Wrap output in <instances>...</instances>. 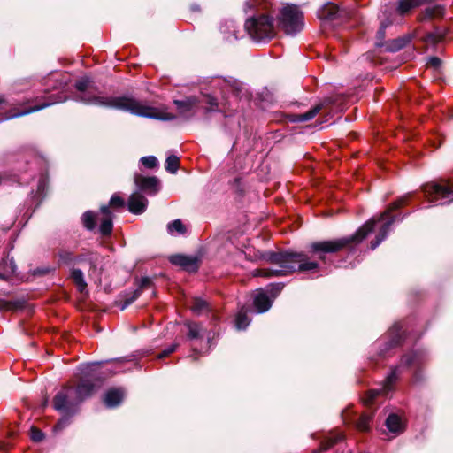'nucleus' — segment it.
Instances as JSON below:
<instances>
[{
  "mask_svg": "<svg viewBox=\"0 0 453 453\" xmlns=\"http://www.w3.org/2000/svg\"><path fill=\"white\" fill-rule=\"evenodd\" d=\"M409 196V195L404 196L392 203L378 219L372 218L368 220L356 232L355 234L334 240L314 242L310 246L311 251L318 254L319 258L324 260L326 253H335L349 247L354 242H360L368 235V234L373 231L376 223L383 221V225L380 227L375 241L371 242V247L374 250L386 238L390 226L396 220V215H394L393 212L395 210L403 207L407 203Z\"/></svg>",
  "mask_w": 453,
  "mask_h": 453,
  "instance_id": "nucleus-1",
  "label": "nucleus"
},
{
  "mask_svg": "<svg viewBox=\"0 0 453 453\" xmlns=\"http://www.w3.org/2000/svg\"><path fill=\"white\" fill-rule=\"evenodd\" d=\"M75 88L78 95L75 99L87 104H96L99 106L114 108L125 111H129L142 117L172 120L175 116L172 113H165L157 108L143 104L132 97L127 96H98L94 95L93 81L88 77H83L76 81Z\"/></svg>",
  "mask_w": 453,
  "mask_h": 453,
  "instance_id": "nucleus-2",
  "label": "nucleus"
},
{
  "mask_svg": "<svg viewBox=\"0 0 453 453\" xmlns=\"http://www.w3.org/2000/svg\"><path fill=\"white\" fill-rule=\"evenodd\" d=\"M264 259L276 266L273 269H257L254 276L274 277L285 276L298 272L316 270L319 264L311 261L303 252H270L264 255Z\"/></svg>",
  "mask_w": 453,
  "mask_h": 453,
  "instance_id": "nucleus-3",
  "label": "nucleus"
},
{
  "mask_svg": "<svg viewBox=\"0 0 453 453\" xmlns=\"http://www.w3.org/2000/svg\"><path fill=\"white\" fill-rule=\"evenodd\" d=\"M273 4L269 0H247L244 12L249 10L262 11L257 16L248 19L245 22V29L249 35L255 41L269 40L276 35V27L272 17L268 15Z\"/></svg>",
  "mask_w": 453,
  "mask_h": 453,
  "instance_id": "nucleus-4",
  "label": "nucleus"
},
{
  "mask_svg": "<svg viewBox=\"0 0 453 453\" xmlns=\"http://www.w3.org/2000/svg\"><path fill=\"white\" fill-rule=\"evenodd\" d=\"M81 379L77 387L73 388L74 395L81 403L93 393L95 385L90 382L91 379H104L118 371H114L110 367L108 362L93 363L83 365L79 368Z\"/></svg>",
  "mask_w": 453,
  "mask_h": 453,
  "instance_id": "nucleus-5",
  "label": "nucleus"
},
{
  "mask_svg": "<svg viewBox=\"0 0 453 453\" xmlns=\"http://www.w3.org/2000/svg\"><path fill=\"white\" fill-rule=\"evenodd\" d=\"M212 94H204V102L207 104L205 107L206 111H222L227 104L226 95L232 93L234 96L238 95L239 84L236 81L231 82L230 81L217 78L211 82Z\"/></svg>",
  "mask_w": 453,
  "mask_h": 453,
  "instance_id": "nucleus-6",
  "label": "nucleus"
},
{
  "mask_svg": "<svg viewBox=\"0 0 453 453\" xmlns=\"http://www.w3.org/2000/svg\"><path fill=\"white\" fill-rule=\"evenodd\" d=\"M279 27L288 35L300 32L303 27V15L299 7L295 4H285L279 9Z\"/></svg>",
  "mask_w": 453,
  "mask_h": 453,
  "instance_id": "nucleus-7",
  "label": "nucleus"
},
{
  "mask_svg": "<svg viewBox=\"0 0 453 453\" xmlns=\"http://www.w3.org/2000/svg\"><path fill=\"white\" fill-rule=\"evenodd\" d=\"M425 197L430 203L445 204L453 201V180L426 183L422 187Z\"/></svg>",
  "mask_w": 453,
  "mask_h": 453,
  "instance_id": "nucleus-8",
  "label": "nucleus"
},
{
  "mask_svg": "<svg viewBox=\"0 0 453 453\" xmlns=\"http://www.w3.org/2000/svg\"><path fill=\"white\" fill-rule=\"evenodd\" d=\"M80 403L74 395L73 387L71 386L63 388L53 399L54 409L65 415L73 413L74 408Z\"/></svg>",
  "mask_w": 453,
  "mask_h": 453,
  "instance_id": "nucleus-9",
  "label": "nucleus"
},
{
  "mask_svg": "<svg viewBox=\"0 0 453 453\" xmlns=\"http://www.w3.org/2000/svg\"><path fill=\"white\" fill-rule=\"evenodd\" d=\"M65 98H64V97L56 96L55 95H50V96H48V100L43 102L41 104H36V105H34L29 108H24L22 110H18V109L14 108V109L11 110L10 112H7L4 114H0V122L13 119L16 117L23 116V115L28 114L30 112L39 111V110L43 109L47 106H50L53 104L63 102V101H65Z\"/></svg>",
  "mask_w": 453,
  "mask_h": 453,
  "instance_id": "nucleus-10",
  "label": "nucleus"
},
{
  "mask_svg": "<svg viewBox=\"0 0 453 453\" xmlns=\"http://www.w3.org/2000/svg\"><path fill=\"white\" fill-rule=\"evenodd\" d=\"M349 12L345 9H340L335 4L328 3L319 12V18L323 21H337L349 16Z\"/></svg>",
  "mask_w": 453,
  "mask_h": 453,
  "instance_id": "nucleus-11",
  "label": "nucleus"
},
{
  "mask_svg": "<svg viewBox=\"0 0 453 453\" xmlns=\"http://www.w3.org/2000/svg\"><path fill=\"white\" fill-rule=\"evenodd\" d=\"M199 103L200 101L196 96H189L185 100L173 101L179 114L185 118L193 117L196 113Z\"/></svg>",
  "mask_w": 453,
  "mask_h": 453,
  "instance_id": "nucleus-12",
  "label": "nucleus"
},
{
  "mask_svg": "<svg viewBox=\"0 0 453 453\" xmlns=\"http://www.w3.org/2000/svg\"><path fill=\"white\" fill-rule=\"evenodd\" d=\"M135 185L142 191L156 194L158 191L159 180L157 177H145L140 174L134 176Z\"/></svg>",
  "mask_w": 453,
  "mask_h": 453,
  "instance_id": "nucleus-13",
  "label": "nucleus"
},
{
  "mask_svg": "<svg viewBox=\"0 0 453 453\" xmlns=\"http://www.w3.org/2000/svg\"><path fill=\"white\" fill-rule=\"evenodd\" d=\"M148 204L146 197L140 193H134L130 196L127 203L128 210L134 214H141L145 211Z\"/></svg>",
  "mask_w": 453,
  "mask_h": 453,
  "instance_id": "nucleus-14",
  "label": "nucleus"
},
{
  "mask_svg": "<svg viewBox=\"0 0 453 453\" xmlns=\"http://www.w3.org/2000/svg\"><path fill=\"white\" fill-rule=\"evenodd\" d=\"M170 262L190 272L196 271L198 267L197 259L196 257L184 255H173L170 257Z\"/></svg>",
  "mask_w": 453,
  "mask_h": 453,
  "instance_id": "nucleus-15",
  "label": "nucleus"
},
{
  "mask_svg": "<svg viewBox=\"0 0 453 453\" xmlns=\"http://www.w3.org/2000/svg\"><path fill=\"white\" fill-rule=\"evenodd\" d=\"M272 298L263 289L258 290L254 297V306L258 312L268 311L272 306Z\"/></svg>",
  "mask_w": 453,
  "mask_h": 453,
  "instance_id": "nucleus-16",
  "label": "nucleus"
},
{
  "mask_svg": "<svg viewBox=\"0 0 453 453\" xmlns=\"http://www.w3.org/2000/svg\"><path fill=\"white\" fill-rule=\"evenodd\" d=\"M445 13V8L441 4H436L434 6H429L426 8L423 12L418 15V19L420 21H426L433 19L442 18Z\"/></svg>",
  "mask_w": 453,
  "mask_h": 453,
  "instance_id": "nucleus-17",
  "label": "nucleus"
},
{
  "mask_svg": "<svg viewBox=\"0 0 453 453\" xmlns=\"http://www.w3.org/2000/svg\"><path fill=\"white\" fill-rule=\"evenodd\" d=\"M101 212L103 218L100 224V233L102 235H110L112 231V215L108 206H102Z\"/></svg>",
  "mask_w": 453,
  "mask_h": 453,
  "instance_id": "nucleus-18",
  "label": "nucleus"
},
{
  "mask_svg": "<svg viewBox=\"0 0 453 453\" xmlns=\"http://www.w3.org/2000/svg\"><path fill=\"white\" fill-rule=\"evenodd\" d=\"M124 392L120 388H111L107 391L104 396V403L108 407L117 406L123 399Z\"/></svg>",
  "mask_w": 453,
  "mask_h": 453,
  "instance_id": "nucleus-19",
  "label": "nucleus"
},
{
  "mask_svg": "<svg viewBox=\"0 0 453 453\" xmlns=\"http://www.w3.org/2000/svg\"><path fill=\"white\" fill-rule=\"evenodd\" d=\"M386 426L392 433H401L404 429V423L403 419L396 414H390L388 417Z\"/></svg>",
  "mask_w": 453,
  "mask_h": 453,
  "instance_id": "nucleus-20",
  "label": "nucleus"
},
{
  "mask_svg": "<svg viewBox=\"0 0 453 453\" xmlns=\"http://www.w3.org/2000/svg\"><path fill=\"white\" fill-rule=\"evenodd\" d=\"M16 271V265L12 259H4L0 262V280L9 279Z\"/></svg>",
  "mask_w": 453,
  "mask_h": 453,
  "instance_id": "nucleus-21",
  "label": "nucleus"
},
{
  "mask_svg": "<svg viewBox=\"0 0 453 453\" xmlns=\"http://www.w3.org/2000/svg\"><path fill=\"white\" fill-rule=\"evenodd\" d=\"M420 5H422L420 0H398L396 12L400 15H405L413 8L418 7Z\"/></svg>",
  "mask_w": 453,
  "mask_h": 453,
  "instance_id": "nucleus-22",
  "label": "nucleus"
},
{
  "mask_svg": "<svg viewBox=\"0 0 453 453\" xmlns=\"http://www.w3.org/2000/svg\"><path fill=\"white\" fill-rule=\"evenodd\" d=\"M71 278L78 290L81 293H83L87 288V283L84 280L83 273L80 269H73L71 271Z\"/></svg>",
  "mask_w": 453,
  "mask_h": 453,
  "instance_id": "nucleus-23",
  "label": "nucleus"
},
{
  "mask_svg": "<svg viewBox=\"0 0 453 453\" xmlns=\"http://www.w3.org/2000/svg\"><path fill=\"white\" fill-rule=\"evenodd\" d=\"M167 232L173 234H185L187 232L186 226L182 223L180 219H175L167 225Z\"/></svg>",
  "mask_w": 453,
  "mask_h": 453,
  "instance_id": "nucleus-24",
  "label": "nucleus"
},
{
  "mask_svg": "<svg viewBox=\"0 0 453 453\" xmlns=\"http://www.w3.org/2000/svg\"><path fill=\"white\" fill-rule=\"evenodd\" d=\"M322 109L321 104L315 105L312 109L303 114H297L294 117L293 120L297 122H305L313 119Z\"/></svg>",
  "mask_w": 453,
  "mask_h": 453,
  "instance_id": "nucleus-25",
  "label": "nucleus"
},
{
  "mask_svg": "<svg viewBox=\"0 0 453 453\" xmlns=\"http://www.w3.org/2000/svg\"><path fill=\"white\" fill-rule=\"evenodd\" d=\"M191 310L196 314H202L210 311L209 303L201 299L194 298L191 304Z\"/></svg>",
  "mask_w": 453,
  "mask_h": 453,
  "instance_id": "nucleus-26",
  "label": "nucleus"
},
{
  "mask_svg": "<svg viewBox=\"0 0 453 453\" xmlns=\"http://www.w3.org/2000/svg\"><path fill=\"white\" fill-rule=\"evenodd\" d=\"M250 324V319L247 315V310L242 308L235 318V326L238 329H245Z\"/></svg>",
  "mask_w": 453,
  "mask_h": 453,
  "instance_id": "nucleus-27",
  "label": "nucleus"
},
{
  "mask_svg": "<svg viewBox=\"0 0 453 453\" xmlns=\"http://www.w3.org/2000/svg\"><path fill=\"white\" fill-rule=\"evenodd\" d=\"M180 166V158L177 156H168L165 160V169L171 173H175Z\"/></svg>",
  "mask_w": 453,
  "mask_h": 453,
  "instance_id": "nucleus-28",
  "label": "nucleus"
},
{
  "mask_svg": "<svg viewBox=\"0 0 453 453\" xmlns=\"http://www.w3.org/2000/svg\"><path fill=\"white\" fill-rule=\"evenodd\" d=\"M81 260L79 257H74L73 253L68 251H62L59 253V263L63 265H71L78 263Z\"/></svg>",
  "mask_w": 453,
  "mask_h": 453,
  "instance_id": "nucleus-29",
  "label": "nucleus"
},
{
  "mask_svg": "<svg viewBox=\"0 0 453 453\" xmlns=\"http://www.w3.org/2000/svg\"><path fill=\"white\" fill-rule=\"evenodd\" d=\"M420 357H421L420 354H418L417 352H411V353L404 355L402 357L401 363H402V365H404L407 366L412 365L419 363Z\"/></svg>",
  "mask_w": 453,
  "mask_h": 453,
  "instance_id": "nucleus-30",
  "label": "nucleus"
},
{
  "mask_svg": "<svg viewBox=\"0 0 453 453\" xmlns=\"http://www.w3.org/2000/svg\"><path fill=\"white\" fill-rule=\"evenodd\" d=\"M186 326L188 329V337L189 339H196L200 337L201 326L195 322H187Z\"/></svg>",
  "mask_w": 453,
  "mask_h": 453,
  "instance_id": "nucleus-31",
  "label": "nucleus"
},
{
  "mask_svg": "<svg viewBox=\"0 0 453 453\" xmlns=\"http://www.w3.org/2000/svg\"><path fill=\"white\" fill-rule=\"evenodd\" d=\"M343 439V435L342 434H337L334 436L328 437L325 441L322 442L320 447V451L326 450L330 447L336 444L338 441Z\"/></svg>",
  "mask_w": 453,
  "mask_h": 453,
  "instance_id": "nucleus-32",
  "label": "nucleus"
},
{
  "mask_svg": "<svg viewBox=\"0 0 453 453\" xmlns=\"http://www.w3.org/2000/svg\"><path fill=\"white\" fill-rule=\"evenodd\" d=\"M96 216L91 211H87L82 216V221L84 224V226L89 230H92L96 226L95 221Z\"/></svg>",
  "mask_w": 453,
  "mask_h": 453,
  "instance_id": "nucleus-33",
  "label": "nucleus"
},
{
  "mask_svg": "<svg viewBox=\"0 0 453 453\" xmlns=\"http://www.w3.org/2000/svg\"><path fill=\"white\" fill-rule=\"evenodd\" d=\"M371 417L367 414H363L357 421V428L360 431H367L369 429Z\"/></svg>",
  "mask_w": 453,
  "mask_h": 453,
  "instance_id": "nucleus-34",
  "label": "nucleus"
},
{
  "mask_svg": "<svg viewBox=\"0 0 453 453\" xmlns=\"http://www.w3.org/2000/svg\"><path fill=\"white\" fill-rule=\"evenodd\" d=\"M380 395V391L376 389L369 390L365 397L363 398V402L366 406H370L373 403L376 397Z\"/></svg>",
  "mask_w": 453,
  "mask_h": 453,
  "instance_id": "nucleus-35",
  "label": "nucleus"
},
{
  "mask_svg": "<svg viewBox=\"0 0 453 453\" xmlns=\"http://www.w3.org/2000/svg\"><path fill=\"white\" fill-rule=\"evenodd\" d=\"M141 163L147 168L152 169L157 165V159L154 156L143 157Z\"/></svg>",
  "mask_w": 453,
  "mask_h": 453,
  "instance_id": "nucleus-36",
  "label": "nucleus"
},
{
  "mask_svg": "<svg viewBox=\"0 0 453 453\" xmlns=\"http://www.w3.org/2000/svg\"><path fill=\"white\" fill-rule=\"evenodd\" d=\"M125 205V201L118 195H113L110 200V206L112 208H122Z\"/></svg>",
  "mask_w": 453,
  "mask_h": 453,
  "instance_id": "nucleus-37",
  "label": "nucleus"
},
{
  "mask_svg": "<svg viewBox=\"0 0 453 453\" xmlns=\"http://www.w3.org/2000/svg\"><path fill=\"white\" fill-rule=\"evenodd\" d=\"M31 439L35 442H39L43 439L42 431L35 426L31 427Z\"/></svg>",
  "mask_w": 453,
  "mask_h": 453,
  "instance_id": "nucleus-38",
  "label": "nucleus"
},
{
  "mask_svg": "<svg viewBox=\"0 0 453 453\" xmlns=\"http://www.w3.org/2000/svg\"><path fill=\"white\" fill-rule=\"evenodd\" d=\"M396 371H397V368H395V369L391 372V374L388 376L384 390H388V388H389V385H390L391 383H393V382H394V380L396 379Z\"/></svg>",
  "mask_w": 453,
  "mask_h": 453,
  "instance_id": "nucleus-39",
  "label": "nucleus"
},
{
  "mask_svg": "<svg viewBox=\"0 0 453 453\" xmlns=\"http://www.w3.org/2000/svg\"><path fill=\"white\" fill-rule=\"evenodd\" d=\"M427 65L437 69L441 65V59L437 57H433L428 60Z\"/></svg>",
  "mask_w": 453,
  "mask_h": 453,
  "instance_id": "nucleus-40",
  "label": "nucleus"
},
{
  "mask_svg": "<svg viewBox=\"0 0 453 453\" xmlns=\"http://www.w3.org/2000/svg\"><path fill=\"white\" fill-rule=\"evenodd\" d=\"M176 349V345H173L169 347L167 349L164 350L162 353L158 355V358H164L170 355L171 353L174 352Z\"/></svg>",
  "mask_w": 453,
  "mask_h": 453,
  "instance_id": "nucleus-41",
  "label": "nucleus"
},
{
  "mask_svg": "<svg viewBox=\"0 0 453 453\" xmlns=\"http://www.w3.org/2000/svg\"><path fill=\"white\" fill-rule=\"evenodd\" d=\"M140 293H141L140 290H136L134 293L133 297L131 299H128V300L126 301L125 305L122 307V309H125L128 304L133 303L140 296Z\"/></svg>",
  "mask_w": 453,
  "mask_h": 453,
  "instance_id": "nucleus-42",
  "label": "nucleus"
},
{
  "mask_svg": "<svg viewBox=\"0 0 453 453\" xmlns=\"http://www.w3.org/2000/svg\"><path fill=\"white\" fill-rule=\"evenodd\" d=\"M281 288H282V287H280V286H279V285H277V286H272V287H271V289H270V291H271V293H272V297H273V298H274V297H275V296H276V294H277L278 292H280V291L281 290Z\"/></svg>",
  "mask_w": 453,
  "mask_h": 453,
  "instance_id": "nucleus-43",
  "label": "nucleus"
},
{
  "mask_svg": "<svg viewBox=\"0 0 453 453\" xmlns=\"http://www.w3.org/2000/svg\"><path fill=\"white\" fill-rule=\"evenodd\" d=\"M150 280L149 278H143L141 281V288H145L150 286Z\"/></svg>",
  "mask_w": 453,
  "mask_h": 453,
  "instance_id": "nucleus-44",
  "label": "nucleus"
},
{
  "mask_svg": "<svg viewBox=\"0 0 453 453\" xmlns=\"http://www.w3.org/2000/svg\"><path fill=\"white\" fill-rule=\"evenodd\" d=\"M68 422L67 418L61 419L55 426V429H62Z\"/></svg>",
  "mask_w": 453,
  "mask_h": 453,
  "instance_id": "nucleus-45",
  "label": "nucleus"
},
{
  "mask_svg": "<svg viewBox=\"0 0 453 453\" xmlns=\"http://www.w3.org/2000/svg\"><path fill=\"white\" fill-rule=\"evenodd\" d=\"M0 309L10 310L11 309V303H7V302H1L0 303Z\"/></svg>",
  "mask_w": 453,
  "mask_h": 453,
  "instance_id": "nucleus-46",
  "label": "nucleus"
},
{
  "mask_svg": "<svg viewBox=\"0 0 453 453\" xmlns=\"http://www.w3.org/2000/svg\"><path fill=\"white\" fill-rule=\"evenodd\" d=\"M387 25L384 22H381V27L379 30V34L382 35L383 30L386 28Z\"/></svg>",
  "mask_w": 453,
  "mask_h": 453,
  "instance_id": "nucleus-47",
  "label": "nucleus"
},
{
  "mask_svg": "<svg viewBox=\"0 0 453 453\" xmlns=\"http://www.w3.org/2000/svg\"><path fill=\"white\" fill-rule=\"evenodd\" d=\"M422 4H430L432 2H434V0H420Z\"/></svg>",
  "mask_w": 453,
  "mask_h": 453,
  "instance_id": "nucleus-48",
  "label": "nucleus"
},
{
  "mask_svg": "<svg viewBox=\"0 0 453 453\" xmlns=\"http://www.w3.org/2000/svg\"><path fill=\"white\" fill-rule=\"evenodd\" d=\"M403 44L404 43L401 41V42L399 43V45L397 46L396 49L398 50V49L402 48L403 46Z\"/></svg>",
  "mask_w": 453,
  "mask_h": 453,
  "instance_id": "nucleus-49",
  "label": "nucleus"
},
{
  "mask_svg": "<svg viewBox=\"0 0 453 453\" xmlns=\"http://www.w3.org/2000/svg\"><path fill=\"white\" fill-rule=\"evenodd\" d=\"M4 103V99L2 96H0V105Z\"/></svg>",
  "mask_w": 453,
  "mask_h": 453,
  "instance_id": "nucleus-50",
  "label": "nucleus"
},
{
  "mask_svg": "<svg viewBox=\"0 0 453 453\" xmlns=\"http://www.w3.org/2000/svg\"><path fill=\"white\" fill-rule=\"evenodd\" d=\"M2 183V177L0 176V184Z\"/></svg>",
  "mask_w": 453,
  "mask_h": 453,
  "instance_id": "nucleus-51",
  "label": "nucleus"
}]
</instances>
